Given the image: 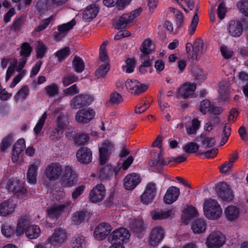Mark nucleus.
Wrapping results in <instances>:
<instances>
[{"label": "nucleus", "instance_id": "f257e3e1", "mask_svg": "<svg viewBox=\"0 0 248 248\" xmlns=\"http://www.w3.org/2000/svg\"><path fill=\"white\" fill-rule=\"evenodd\" d=\"M203 210L204 216L211 220L218 219L222 213L220 205L216 200L212 199L205 200L203 205Z\"/></svg>", "mask_w": 248, "mask_h": 248}, {"label": "nucleus", "instance_id": "f03ea898", "mask_svg": "<svg viewBox=\"0 0 248 248\" xmlns=\"http://www.w3.org/2000/svg\"><path fill=\"white\" fill-rule=\"evenodd\" d=\"M186 50L188 59L192 61H198L204 51L203 42L202 40L198 39L195 41L193 45L190 43H187L186 45Z\"/></svg>", "mask_w": 248, "mask_h": 248}, {"label": "nucleus", "instance_id": "7ed1b4c3", "mask_svg": "<svg viewBox=\"0 0 248 248\" xmlns=\"http://www.w3.org/2000/svg\"><path fill=\"white\" fill-rule=\"evenodd\" d=\"M69 235L66 229L62 227H56L48 237V244L55 247H60L68 239Z\"/></svg>", "mask_w": 248, "mask_h": 248}, {"label": "nucleus", "instance_id": "20e7f679", "mask_svg": "<svg viewBox=\"0 0 248 248\" xmlns=\"http://www.w3.org/2000/svg\"><path fill=\"white\" fill-rule=\"evenodd\" d=\"M142 11L140 8H137L129 14H123L114 21L115 28L118 30L124 28L128 24L135 21L136 17L140 15Z\"/></svg>", "mask_w": 248, "mask_h": 248}, {"label": "nucleus", "instance_id": "39448f33", "mask_svg": "<svg viewBox=\"0 0 248 248\" xmlns=\"http://www.w3.org/2000/svg\"><path fill=\"white\" fill-rule=\"evenodd\" d=\"M226 242L225 235L219 231L211 232L207 237L205 245L207 248H220Z\"/></svg>", "mask_w": 248, "mask_h": 248}, {"label": "nucleus", "instance_id": "423d86ee", "mask_svg": "<svg viewBox=\"0 0 248 248\" xmlns=\"http://www.w3.org/2000/svg\"><path fill=\"white\" fill-rule=\"evenodd\" d=\"M62 170V166L61 164L52 162L46 166L44 170V175L49 181H55L61 177Z\"/></svg>", "mask_w": 248, "mask_h": 248}, {"label": "nucleus", "instance_id": "0eeeda50", "mask_svg": "<svg viewBox=\"0 0 248 248\" xmlns=\"http://www.w3.org/2000/svg\"><path fill=\"white\" fill-rule=\"evenodd\" d=\"M77 182V175L71 167L66 166L60 180L61 185L64 187H72Z\"/></svg>", "mask_w": 248, "mask_h": 248}, {"label": "nucleus", "instance_id": "6e6552de", "mask_svg": "<svg viewBox=\"0 0 248 248\" xmlns=\"http://www.w3.org/2000/svg\"><path fill=\"white\" fill-rule=\"evenodd\" d=\"M130 237L128 230L124 228H120L114 230L108 237L109 241H114L116 243L123 245L128 242Z\"/></svg>", "mask_w": 248, "mask_h": 248}, {"label": "nucleus", "instance_id": "1a4fd4ad", "mask_svg": "<svg viewBox=\"0 0 248 248\" xmlns=\"http://www.w3.org/2000/svg\"><path fill=\"white\" fill-rule=\"evenodd\" d=\"M7 188L9 192L18 197H23L27 193L24 183L17 179H10L7 183Z\"/></svg>", "mask_w": 248, "mask_h": 248}, {"label": "nucleus", "instance_id": "9d476101", "mask_svg": "<svg viewBox=\"0 0 248 248\" xmlns=\"http://www.w3.org/2000/svg\"><path fill=\"white\" fill-rule=\"evenodd\" d=\"M106 194L105 187L102 184H97L91 189L89 195V201L93 203L101 202Z\"/></svg>", "mask_w": 248, "mask_h": 248}, {"label": "nucleus", "instance_id": "9b49d317", "mask_svg": "<svg viewBox=\"0 0 248 248\" xmlns=\"http://www.w3.org/2000/svg\"><path fill=\"white\" fill-rule=\"evenodd\" d=\"M71 204L70 200H66L62 204H54L47 208V215L50 217L58 218L66 211Z\"/></svg>", "mask_w": 248, "mask_h": 248}, {"label": "nucleus", "instance_id": "f8f14e48", "mask_svg": "<svg viewBox=\"0 0 248 248\" xmlns=\"http://www.w3.org/2000/svg\"><path fill=\"white\" fill-rule=\"evenodd\" d=\"M156 184L149 183L146 186L145 190L140 196L141 202L144 204H149L153 202L156 193Z\"/></svg>", "mask_w": 248, "mask_h": 248}, {"label": "nucleus", "instance_id": "ddd939ff", "mask_svg": "<svg viewBox=\"0 0 248 248\" xmlns=\"http://www.w3.org/2000/svg\"><path fill=\"white\" fill-rule=\"evenodd\" d=\"M32 48L31 45L27 42H24L22 44L20 51L21 58L20 59L18 66L16 68V71L20 72L24 67L28 58L30 56Z\"/></svg>", "mask_w": 248, "mask_h": 248}, {"label": "nucleus", "instance_id": "4468645a", "mask_svg": "<svg viewBox=\"0 0 248 248\" xmlns=\"http://www.w3.org/2000/svg\"><path fill=\"white\" fill-rule=\"evenodd\" d=\"M111 226L108 223H101L99 224L95 228L93 235L97 240L104 239L112 230Z\"/></svg>", "mask_w": 248, "mask_h": 248}, {"label": "nucleus", "instance_id": "2eb2a0df", "mask_svg": "<svg viewBox=\"0 0 248 248\" xmlns=\"http://www.w3.org/2000/svg\"><path fill=\"white\" fill-rule=\"evenodd\" d=\"M16 207V203L11 199L0 203V216L7 217L13 214Z\"/></svg>", "mask_w": 248, "mask_h": 248}, {"label": "nucleus", "instance_id": "dca6fc26", "mask_svg": "<svg viewBox=\"0 0 248 248\" xmlns=\"http://www.w3.org/2000/svg\"><path fill=\"white\" fill-rule=\"evenodd\" d=\"M113 147L114 145L108 140H106L101 144L99 149L100 163L101 165H104L107 162Z\"/></svg>", "mask_w": 248, "mask_h": 248}, {"label": "nucleus", "instance_id": "f3484780", "mask_svg": "<svg viewBox=\"0 0 248 248\" xmlns=\"http://www.w3.org/2000/svg\"><path fill=\"white\" fill-rule=\"evenodd\" d=\"M56 123V127L50 135V139L54 141L59 140L61 138L66 125V122L62 115L58 116Z\"/></svg>", "mask_w": 248, "mask_h": 248}, {"label": "nucleus", "instance_id": "a211bd4d", "mask_svg": "<svg viewBox=\"0 0 248 248\" xmlns=\"http://www.w3.org/2000/svg\"><path fill=\"white\" fill-rule=\"evenodd\" d=\"M126 89L132 94H139L147 89V86L136 79H127L125 81Z\"/></svg>", "mask_w": 248, "mask_h": 248}, {"label": "nucleus", "instance_id": "6ab92c4d", "mask_svg": "<svg viewBox=\"0 0 248 248\" xmlns=\"http://www.w3.org/2000/svg\"><path fill=\"white\" fill-rule=\"evenodd\" d=\"M196 89V83L186 82L178 88V95L183 98L192 97Z\"/></svg>", "mask_w": 248, "mask_h": 248}, {"label": "nucleus", "instance_id": "aec40b11", "mask_svg": "<svg viewBox=\"0 0 248 248\" xmlns=\"http://www.w3.org/2000/svg\"><path fill=\"white\" fill-rule=\"evenodd\" d=\"M40 166V161L36 160L30 164L27 172V180L29 183L34 185L37 182L38 170Z\"/></svg>", "mask_w": 248, "mask_h": 248}, {"label": "nucleus", "instance_id": "412c9836", "mask_svg": "<svg viewBox=\"0 0 248 248\" xmlns=\"http://www.w3.org/2000/svg\"><path fill=\"white\" fill-rule=\"evenodd\" d=\"M95 112L92 109L83 108L78 110L76 114L77 121L86 124L90 122L94 117Z\"/></svg>", "mask_w": 248, "mask_h": 248}, {"label": "nucleus", "instance_id": "4be33fe9", "mask_svg": "<svg viewBox=\"0 0 248 248\" xmlns=\"http://www.w3.org/2000/svg\"><path fill=\"white\" fill-rule=\"evenodd\" d=\"M217 195L223 202L231 201L233 195L229 186L225 183H221L218 186Z\"/></svg>", "mask_w": 248, "mask_h": 248}, {"label": "nucleus", "instance_id": "5701e85b", "mask_svg": "<svg viewBox=\"0 0 248 248\" xmlns=\"http://www.w3.org/2000/svg\"><path fill=\"white\" fill-rule=\"evenodd\" d=\"M140 178L136 173H131L127 175L124 179V188L128 190L134 189L140 183Z\"/></svg>", "mask_w": 248, "mask_h": 248}, {"label": "nucleus", "instance_id": "b1692460", "mask_svg": "<svg viewBox=\"0 0 248 248\" xmlns=\"http://www.w3.org/2000/svg\"><path fill=\"white\" fill-rule=\"evenodd\" d=\"M164 237V231L161 227H154L150 234L149 242L152 246L157 245Z\"/></svg>", "mask_w": 248, "mask_h": 248}, {"label": "nucleus", "instance_id": "393cba45", "mask_svg": "<svg viewBox=\"0 0 248 248\" xmlns=\"http://www.w3.org/2000/svg\"><path fill=\"white\" fill-rule=\"evenodd\" d=\"M92 100L91 96L87 94H79L74 97L70 102L72 107L75 108H81L88 105Z\"/></svg>", "mask_w": 248, "mask_h": 248}, {"label": "nucleus", "instance_id": "a878e982", "mask_svg": "<svg viewBox=\"0 0 248 248\" xmlns=\"http://www.w3.org/2000/svg\"><path fill=\"white\" fill-rule=\"evenodd\" d=\"M227 30L231 36L238 37L243 32V25L239 20H232L228 24Z\"/></svg>", "mask_w": 248, "mask_h": 248}, {"label": "nucleus", "instance_id": "bb28decb", "mask_svg": "<svg viewBox=\"0 0 248 248\" xmlns=\"http://www.w3.org/2000/svg\"><path fill=\"white\" fill-rule=\"evenodd\" d=\"M99 12V7L96 4L88 6L82 14V18L85 22H90L94 18Z\"/></svg>", "mask_w": 248, "mask_h": 248}, {"label": "nucleus", "instance_id": "cd10ccee", "mask_svg": "<svg viewBox=\"0 0 248 248\" xmlns=\"http://www.w3.org/2000/svg\"><path fill=\"white\" fill-rule=\"evenodd\" d=\"M78 160L82 163L88 164L92 160V152L86 147L80 148L77 152Z\"/></svg>", "mask_w": 248, "mask_h": 248}, {"label": "nucleus", "instance_id": "c85d7f7f", "mask_svg": "<svg viewBox=\"0 0 248 248\" xmlns=\"http://www.w3.org/2000/svg\"><path fill=\"white\" fill-rule=\"evenodd\" d=\"M179 195V188L174 186H170L164 196V202L167 204H171L178 199Z\"/></svg>", "mask_w": 248, "mask_h": 248}, {"label": "nucleus", "instance_id": "c756f323", "mask_svg": "<svg viewBox=\"0 0 248 248\" xmlns=\"http://www.w3.org/2000/svg\"><path fill=\"white\" fill-rule=\"evenodd\" d=\"M174 214L173 209L168 210H156L151 212L152 217L154 220L167 219Z\"/></svg>", "mask_w": 248, "mask_h": 248}, {"label": "nucleus", "instance_id": "7c9ffc66", "mask_svg": "<svg viewBox=\"0 0 248 248\" xmlns=\"http://www.w3.org/2000/svg\"><path fill=\"white\" fill-rule=\"evenodd\" d=\"M224 215L229 221H233L239 217L240 209L235 205H229L224 209Z\"/></svg>", "mask_w": 248, "mask_h": 248}, {"label": "nucleus", "instance_id": "2f4dec72", "mask_svg": "<svg viewBox=\"0 0 248 248\" xmlns=\"http://www.w3.org/2000/svg\"><path fill=\"white\" fill-rule=\"evenodd\" d=\"M30 223V219L28 217L24 216L21 217L18 221L16 226V235L17 236L22 235Z\"/></svg>", "mask_w": 248, "mask_h": 248}, {"label": "nucleus", "instance_id": "473e14b6", "mask_svg": "<svg viewBox=\"0 0 248 248\" xmlns=\"http://www.w3.org/2000/svg\"><path fill=\"white\" fill-rule=\"evenodd\" d=\"M24 232L28 238L36 239L40 235L41 230L37 225H32L28 227Z\"/></svg>", "mask_w": 248, "mask_h": 248}, {"label": "nucleus", "instance_id": "72a5a7b5", "mask_svg": "<svg viewBox=\"0 0 248 248\" xmlns=\"http://www.w3.org/2000/svg\"><path fill=\"white\" fill-rule=\"evenodd\" d=\"M198 213L196 209L192 206H187L184 211L182 219L187 223L190 219L194 217H197Z\"/></svg>", "mask_w": 248, "mask_h": 248}, {"label": "nucleus", "instance_id": "f704fd0d", "mask_svg": "<svg viewBox=\"0 0 248 248\" xmlns=\"http://www.w3.org/2000/svg\"><path fill=\"white\" fill-rule=\"evenodd\" d=\"M72 248H86V241L85 237L80 234L74 236L71 241Z\"/></svg>", "mask_w": 248, "mask_h": 248}, {"label": "nucleus", "instance_id": "c9c22d12", "mask_svg": "<svg viewBox=\"0 0 248 248\" xmlns=\"http://www.w3.org/2000/svg\"><path fill=\"white\" fill-rule=\"evenodd\" d=\"M191 229L194 233H202L206 229V223L203 219H199L193 223Z\"/></svg>", "mask_w": 248, "mask_h": 248}, {"label": "nucleus", "instance_id": "e433bc0d", "mask_svg": "<svg viewBox=\"0 0 248 248\" xmlns=\"http://www.w3.org/2000/svg\"><path fill=\"white\" fill-rule=\"evenodd\" d=\"M35 50L37 58H42L47 52V48L41 40L37 41L35 43Z\"/></svg>", "mask_w": 248, "mask_h": 248}, {"label": "nucleus", "instance_id": "4c0bfd02", "mask_svg": "<svg viewBox=\"0 0 248 248\" xmlns=\"http://www.w3.org/2000/svg\"><path fill=\"white\" fill-rule=\"evenodd\" d=\"M200 125V121L197 119H194L186 125V131L189 135L196 134Z\"/></svg>", "mask_w": 248, "mask_h": 248}, {"label": "nucleus", "instance_id": "58836bf2", "mask_svg": "<svg viewBox=\"0 0 248 248\" xmlns=\"http://www.w3.org/2000/svg\"><path fill=\"white\" fill-rule=\"evenodd\" d=\"M108 43L107 41H105L103 43V44L101 45L99 48V60L100 62L99 63H107V64H109L108 63V58L107 55V50H106V46Z\"/></svg>", "mask_w": 248, "mask_h": 248}, {"label": "nucleus", "instance_id": "ea45409f", "mask_svg": "<svg viewBox=\"0 0 248 248\" xmlns=\"http://www.w3.org/2000/svg\"><path fill=\"white\" fill-rule=\"evenodd\" d=\"M169 162L170 161L165 160L162 155L160 154L158 155L157 159L151 160L149 162V165L151 167H155L158 169L163 165H168Z\"/></svg>", "mask_w": 248, "mask_h": 248}, {"label": "nucleus", "instance_id": "a19ab883", "mask_svg": "<svg viewBox=\"0 0 248 248\" xmlns=\"http://www.w3.org/2000/svg\"><path fill=\"white\" fill-rule=\"evenodd\" d=\"M59 88L55 83H52L44 88V91L49 97H53L58 94Z\"/></svg>", "mask_w": 248, "mask_h": 248}, {"label": "nucleus", "instance_id": "79ce46f5", "mask_svg": "<svg viewBox=\"0 0 248 248\" xmlns=\"http://www.w3.org/2000/svg\"><path fill=\"white\" fill-rule=\"evenodd\" d=\"M113 171V168L107 165L99 171L98 175L101 180L107 179L112 175Z\"/></svg>", "mask_w": 248, "mask_h": 248}, {"label": "nucleus", "instance_id": "37998d69", "mask_svg": "<svg viewBox=\"0 0 248 248\" xmlns=\"http://www.w3.org/2000/svg\"><path fill=\"white\" fill-rule=\"evenodd\" d=\"M76 20L75 19H73L70 22L60 25L58 26L57 30L58 31L61 32L64 35H65L68 32L71 30L76 24Z\"/></svg>", "mask_w": 248, "mask_h": 248}, {"label": "nucleus", "instance_id": "c03bdc74", "mask_svg": "<svg viewBox=\"0 0 248 248\" xmlns=\"http://www.w3.org/2000/svg\"><path fill=\"white\" fill-rule=\"evenodd\" d=\"M154 49V45L150 39L145 40L141 44L140 49L144 54H149Z\"/></svg>", "mask_w": 248, "mask_h": 248}, {"label": "nucleus", "instance_id": "a18cd8bd", "mask_svg": "<svg viewBox=\"0 0 248 248\" xmlns=\"http://www.w3.org/2000/svg\"><path fill=\"white\" fill-rule=\"evenodd\" d=\"M130 227L135 232H140L143 228V222L140 218L131 219Z\"/></svg>", "mask_w": 248, "mask_h": 248}, {"label": "nucleus", "instance_id": "49530a36", "mask_svg": "<svg viewBox=\"0 0 248 248\" xmlns=\"http://www.w3.org/2000/svg\"><path fill=\"white\" fill-rule=\"evenodd\" d=\"M99 67L95 72V76L98 78L104 77L110 68L109 64L107 63L105 64L99 63Z\"/></svg>", "mask_w": 248, "mask_h": 248}, {"label": "nucleus", "instance_id": "de8ad7c7", "mask_svg": "<svg viewBox=\"0 0 248 248\" xmlns=\"http://www.w3.org/2000/svg\"><path fill=\"white\" fill-rule=\"evenodd\" d=\"M85 218V212L82 211L74 213L72 217V221L75 225L81 223Z\"/></svg>", "mask_w": 248, "mask_h": 248}, {"label": "nucleus", "instance_id": "09e8293b", "mask_svg": "<svg viewBox=\"0 0 248 248\" xmlns=\"http://www.w3.org/2000/svg\"><path fill=\"white\" fill-rule=\"evenodd\" d=\"M73 66L75 71L78 73L82 72L84 69L83 61L79 57L76 56L73 61Z\"/></svg>", "mask_w": 248, "mask_h": 248}, {"label": "nucleus", "instance_id": "8fccbe9b", "mask_svg": "<svg viewBox=\"0 0 248 248\" xmlns=\"http://www.w3.org/2000/svg\"><path fill=\"white\" fill-rule=\"evenodd\" d=\"M53 19L54 16H51L47 18L42 20L39 23L37 27L34 29V31L39 32L46 29Z\"/></svg>", "mask_w": 248, "mask_h": 248}, {"label": "nucleus", "instance_id": "3c124183", "mask_svg": "<svg viewBox=\"0 0 248 248\" xmlns=\"http://www.w3.org/2000/svg\"><path fill=\"white\" fill-rule=\"evenodd\" d=\"M135 61L134 59L128 58L126 59L125 64L122 66L123 70L127 73L133 72L135 68Z\"/></svg>", "mask_w": 248, "mask_h": 248}, {"label": "nucleus", "instance_id": "603ef678", "mask_svg": "<svg viewBox=\"0 0 248 248\" xmlns=\"http://www.w3.org/2000/svg\"><path fill=\"white\" fill-rule=\"evenodd\" d=\"M199 16L196 13L193 16L190 25L189 26L187 30L188 35L190 36L193 35L195 32L196 28L199 23Z\"/></svg>", "mask_w": 248, "mask_h": 248}, {"label": "nucleus", "instance_id": "864d4df0", "mask_svg": "<svg viewBox=\"0 0 248 248\" xmlns=\"http://www.w3.org/2000/svg\"><path fill=\"white\" fill-rule=\"evenodd\" d=\"M199 148L198 144L195 142H190L183 147V150L187 154L196 153Z\"/></svg>", "mask_w": 248, "mask_h": 248}, {"label": "nucleus", "instance_id": "5fc2aeb1", "mask_svg": "<svg viewBox=\"0 0 248 248\" xmlns=\"http://www.w3.org/2000/svg\"><path fill=\"white\" fill-rule=\"evenodd\" d=\"M70 54V49L68 47H65L57 51L56 56L59 62H61L67 58Z\"/></svg>", "mask_w": 248, "mask_h": 248}, {"label": "nucleus", "instance_id": "6e6d98bb", "mask_svg": "<svg viewBox=\"0 0 248 248\" xmlns=\"http://www.w3.org/2000/svg\"><path fill=\"white\" fill-rule=\"evenodd\" d=\"M29 89L27 86H24L21 88L17 93L15 96L16 101L24 100L29 93Z\"/></svg>", "mask_w": 248, "mask_h": 248}, {"label": "nucleus", "instance_id": "4d7b16f0", "mask_svg": "<svg viewBox=\"0 0 248 248\" xmlns=\"http://www.w3.org/2000/svg\"><path fill=\"white\" fill-rule=\"evenodd\" d=\"M47 116V115L46 112H45L39 119L37 123L34 128V131L36 134H39L42 130L45 124Z\"/></svg>", "mask_w": 248, "mask_h": 248}, {"label": "nucleus", "instance_id": "13d9d810", "mask_svg": "<svg viewBox=\"0 0 248 248\" xmlns=\"http://www.w3.org/2000/svg\"><path fill=\"white\" fill-rule=\"evenodd\" d=\"M231 126L229 124H226L223 129V135L220 141V145H224L228 141L231 134Z\"/></svg>", "mask_w": 248, "mask_h": 248}, {"label": "nucleus", "instance_id": "bf43d9fd", "mask_svg": "<svg viewBox=\"0 0 248 248\" xmlns=\"http://www.w3.org/2000/svg\"><path fill=\"white\" fill-rule=\"evenodd\" d=\"M239 11L245 16H248V0H242L237 3Z\"/></svg>", "mask_w": 248, "mask_h": 248}, {"label": "nucleus", "instance_id": "052dcab7", "mask_svg": "<svg viewBox=\"0 0 248 248\" xmlns=\"http://www.w3.org/2000/svg\"><path fill=\"white\" fill-rule=\"evenodd\" d=\"M150 107V102L145 100L141 101L135 107V111L136 113L140 114L144 112Z\"/></svg>", "mask_w": 248, "mask_h": 248}, {"label": "nucleus", "instance_id": "680f3d73", "mask_svg": "<svg viewBox=\"0 0 248 248\" xmlns=\"http://www.w3.org/2000/svg\"><path fill=\"white\" fill-rule=\"evenodd\" d=\"M17 64V60L16 59H14L10 63V65L9 66L5 76V80L7 81L13 73L15 72V68L16 69Z\"/></svg>", "mask_w": 248, "mask_h": 248}, {"label": "nucleus", "instance_id": "e2e57ef3", "mask_svg": "<svg viewBox=\"0 0 248 248\" xmlns=\"http://www.w3.org/2000/svg\"><path fill=\"white\" fill-rule=\"evenodd\" d=\"M110 102L113 105H119L121 104L123 101L122 95L117 92H114L110 95Z\"/></svg>", "mask_w": 248, "mask_h": 248}, {"label": "nucleus", "instance_id": "0e129e2a", "mask_svg": "<svg viewBox=\"0 0 248 248\" xmlns=\"http://www.w3.org/2000/svg\"><path fill=\"white\" fill-rule=\"evenodd\" d=\"M211 105L210 101L208 100L205 99L201 102L200 104V111L203 114H206L207 112H209L211 110Z\"/></svg>", "mask_w": 248, "mask_h": 248}, {"label": "nucleus", "instance_id": "69168bd1", "mask_svg": "<svg viewBox=\"0 0 248 248\" xmlns=\"http://www.w3.org/2000/svg\"><path fill=\"white\" fill-rule=\"evenodd\" d=\"M13 140V135L10 134L4 138L1 143L0 150L4 151L11 144Z\"/></svg>", "mask_w": 248, "mask_h": 248}, {"label": "nucleus", "instance_id": "338daca9", "mask_svg": "<svg viewBox=\"0 0 248 248\" xmlns=\"http://www.w3.org/2000/svg\"><path fill=\"white\" fill-rule=\"evenodd\" d=\"M89 140L87 134H79L75 137V142L77 144L82 145L86 143Z\"/></svg>", "mask_w": 248, "mask_h": 248}, {"label": "nucleus", "instance_id": "774afa93", "mask_svg": "<svg viewBox=\"0 0 248 248\" xmlns=\"http://www.w3.org/2000/svg\"><path fill=\"white\" fill-rule=\"evenodd\" d=\"M77 79L78 78L74 75H68L62 78V82L64 86H68L76 81Z\"/></svg>", "mask_w": 248, "mask_h": 248}]
</instances>
